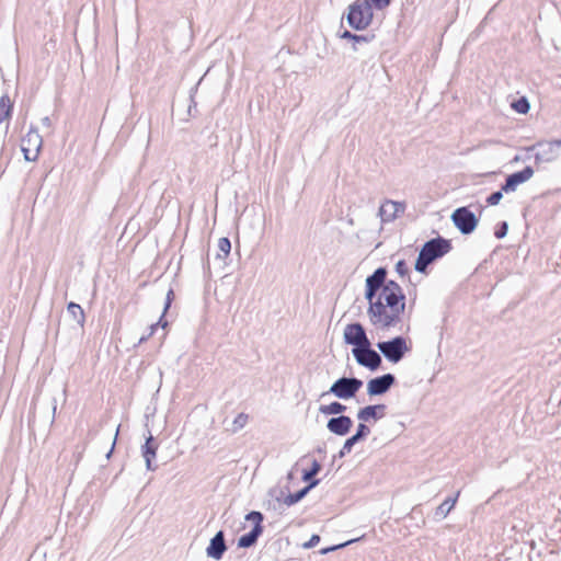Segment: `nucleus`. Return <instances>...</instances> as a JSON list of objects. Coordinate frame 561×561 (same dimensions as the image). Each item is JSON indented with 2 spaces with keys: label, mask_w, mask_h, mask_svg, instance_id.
Segmentation results:
<instances>
[{
  "label": "nucleus",
  "mask_w": 561,
  "mask_h": 561,
  "mask_svg": "<svg viewBox=\"0 0 561 561\" xmlns=\"http://www.w3.org/2000/svg\"><path fill=\"white\" fill-rule=\"evenodd\" d=\"M174 298V293L172 289H169L168 294H167V298H165V305H164V312L169 309V307L171 306V302Z\"/></svg>",
  "instance_id": "38"
},
{
  "label": "nucleus",
  "mask_w": 561,
  "mask_h": 561,
  "mask_svg": "<svg viewBox=\"0 0 561 561\" xmlns=\"http://www.w3.org/2000/svg\"><path fill=\"white\" fill-rule=\"evenodd\" d=\"M370 434L369 427L365 424V422H362L357 426L356 433L353 435L356 440L360 442L365 439Z\"/></svg>",
  "instance_id": "27"
},
{
  "label": "nucleus",
  "mask_w": 561,
  "mask_h": 561,
  "mask_svg": "<svg viewBox=\"0 0 561 561\" xmlns=\"http://www.w3.org/2000/svg\"><path fill=\"white\" fill-rule=\"evenodd\" d=\"M118 430H119V427H117V430H116V434H118ZM116 436H117V435H115L114 442H113V444H112V448L108 450V453H107V455H106V457H107V458H110V457H111V455H112V453H113V449H114V446H115V442H116Z\"/></svg>",
  "instance_id": "40"
},
{
  "label": "nucleus",
  "mask_w": 561,
  "mask_h": 561,
  "mask_svg": "<svg viewBox=\"0 0 561 561\" xmlns=\"http://www.w3.org/2000/svg\"><path fill=\"white\" fill-rule=\"evenodd\" d=\"M343 339L345 344L360 348L370 343L364 327L359 322L350 323L344 328Z\"/></svg>",
  "instance_id": "11"
},
{
  "label": "nucleus",
  "mask_w": 561,
  "mask_h": 561,
  "mask_svg": "<svg viewBox=\"0 0 561 561\" xmlns=\"http://www.w3.org/2000/svg\"><path fill=\"white\" fill-rule=\"evenodd\" d=\"M512 106L517 113L520 114H526L530 108L528 100L524 96L513 102Z\"/></svg>",
  "instance_id": "25"
},
{
  "label": "nucleus",
  "mask_w": 561,
  "mask_h": 561,
  "mask_svg": "<svg viewBox=\"0 0 561 561\" xmlns=\"http://www.w3.org/2000/svg\"><path fill=\"white\" fill-rule=\"evenodd\" d=\"M357 443H358V440H356L354 436L348 437V438L344 442V444H343V446H342L341 450L339 451V457H340V458H343V457H345L347 454H350V453H351V450H352V448L354 447V445H355V444H357Z\"/></svg>",
  "instance_id": "26"
},
{
  "label": "nucleus",
  "mask_w": 561,
  "mask_h": 561,
  "mask_svg": "<svg viewBox=\"0 0 561 561\" xmlns=\"http://www.w3.org/2000/svg\"><path fill=\"white\" fill-rule=\"evenodd\" d=\"M320 541L319 535H312L311 538L302 545L304 548L309 549L316 547Z\"/></svg>",
  "instance_id": "35"
},
{
  "label": "nucleus",
  "mask_w": 561,
  "mask_h": 561,
  "mask_svg": "<svg viewBox=\"0 0 561 561\" xmlns=\"http://www.w3.org/2000/svg\"><path fill=\"white\" fill-rule=\"evenodd\" d=\"M451 220L462 234H469L474 231L478 225V218L467 207H459L451 214Z\"/></svg>",
  "instance_id": "9"
},
{
  "label": "nucleus",
  "mask_w": 561,
  "mask_h": 561,
  "mask_svg": "<svg viewBox=\"0 0 561 561\" xmlns=\"http://www.w3.org/2000/svg\"><path fill=\"white\" fill-rule=\"evenodd\" d=\"M352 354L357 364L368 368L371 371L377 370L382 363L380 354L371 348V343L364 345L360 348H353Z\"/></svg>",
  "instance_id": "8"
},
{
  "label": "nucleus",
  "mask_w": 561,
  "mask_h": 561,
  "mask_svg": "<svg viewBox=\"0 0 561 561\" xmlns=\"http://www.w3.org/2000/svg\"><path fill=\"white\" fill-rule=\"evenodd\" d=\"M13 110V103L11 102L8 94H3L0 98V123L8 119L11 116Z\"/></svg>",
  "instance_id": "23"
},
{
  "label": "nucleus",
  "mask_w": 561,
  "mask_h": 561,
  "mask_svg": "<svg viewBox=\"0 0 561 561\" xmlns=\"http://www.w3.org/2000/svg\"><path fill=\"white\" fill-rule=\"evenodd\" d=\"M534 172V169L527 165L522 171L510 174L506 178L505 183L502 185V191L505 193L515 192L519 184H523L533 178Z\"/></svg>",
  "instance_id": "13"
},
{
  "label": "nucleus",
  "mask_w": 561,
  "mask_h": 561,
  "mask_svg": "<svg viewBox=\"0 0 561 561\" xmlns=\"http://www.w3.org/2000/svg\"><path fill=\"white\" fill-rule=\"evenodd\" d=\"M459 496V491L454 497H447L439 506L436 507L434 516L437 520L444 519L449 512L454 508Z\"/></svg>",
  "instance_id": "19"
},
{
  "label": "nucleus",
  "mask_w": 561,
  "mask_h": 561,
  "mask_svg": "<svg viewBox=\"0 0 561 561\" xmlns=\"http://www.w3.org/2000/svg\"><path fill=\"white\" fill-rule=\"evenodd\" d=\"M218 249L224 254V256H227L230 253L231 250V242L228 238L222 237L218 240Z\"/></svg>",
  "instance_id": "30"
},
{
  "label": "nucleus",
  "mask_w": 561,
  "mask_h": 561,
  "mask_svg": "<svg viewBox=\"0 0 561 561\" xmlns=\"http://www.w3.org/2000/svg\"><path fill=\"white\" fill-rule=\"evenodd\" d=\"M42 124L46 127H49L50 126V118L48 116H45L44 118H42Z\"/></svg>",
  "instance_id": "41"
},
{
  "label": "nucleus",
  "mask_w": 561,
  "mask_h": 561,
  "mask_svg": "<svg viewBox=\"0 0 561 561\" xmlns=\"http://www.w3.org/2000/svg\"><path fill=\"white\" fill-rule=\"evenodd\" d=\"M347 23L355 30H365L373 20L369 0H356L348 7Z\"/></svg>",
  "instance_id": "3"
},
{
  "label": "nucleus",
  "mask_w": 561,
  "mask_h": 561,
  "mask_svg": "<svg viewBox=\"0 0 561 561\" xmlns=\"http://www.w3.org/2000/svg\"><path fill=\"white\" fill-rule=\"evenodd\" d=\"M405 205L400 202L386 201L379 207L378 216L382 222H389L398 217L399 213H403Z\"/></svg>",
  "instance_id": "15"
},
{
  "label": "nucleus",
  "mask_w": 561,
  "mask_h": 561,
  "mask_svg": "<svg viewBox=\"0 0 561 561\" xmlns=\"http://www.w3.org/2000/svg\"><path fill=\"white\" fill-rule=\"evenodd\" d=\"M158 450V443L154 440L151 433H149V436L146 438L145 444L141 446V455L146 462V468L149 471L157 470V466L153 465V460L156 459Z\"/></svg>",
  "instance_id": "16"
},
{
  "label": "nucleus",
  "mask_w": 561,
  "mask_h": 561,
  "mask_svg": "<svg viewBox=\"0 0 561 561\" xmlns=\"http://www.w3.org/2000/svg\"><path fill=\"white\" fill-rule=\"evenodd\" d=\"M226 551L227 545L225 539V533L222 530H219L210 539L209 545L206 548V554L208 558H211L214 560H220L222 559Z\"/></svg>",
  "instance_id": "14"
},
{
  "label": "nucleus",
  "mask_w": 561,
  "mask_h": 561,
  "mask_svg": "<svg viewBox=\"0 0 561 561\" xmlns=\"http://www.w3.org/2000/svg\"><path fill=\"white\" fill-rule=\"evenodd\" d=\"M559 145L557 140L551 141H538L525 150L527 152L535 151L534 159L536 164L549 163L554 161L559 157Z\"/></svg>",
  "instance_id": "6"
},
{
  "label": "nucleus",
  "mask_w": 561,
  "mask_h": 561,
  "mask_svg": "<svg viewBox=\"0 0 561 561\" xmlns=\"http://www.w3.org/2000/svg\"><path fill=\"white\" fill-rule=\"evenodd\" d=\"M351 542H352V540H350V541H347V542H345V543H341V545H336V546H332V547L323 548V549H321V550H320V553H321V554H327V553H329L330 551H334V550H336V549H339V548H342V547H344V546H346V545H348V543H351Z\"/></svg>",
  "instance_id": "37"
},
{
  "label": "nucleus",
  "mask_w": 561,
  "mask_h": 561,
  "mask_svg": "<svg viewBox=\"0 0 561 561\" xmlns=\"http://www.w3.org/2000/svg\"><path fill=\"white\" fill-rule=\"evenodd\" d=\"M377 348L387 360L394 364L399 363L410 351L407 339L401 335L389 341L378 342Z\"/></svg>",
  "instance_id": "4"
},
{
  "label": "nucleus",
  "mask_w": 561,
  "mask_h": 561,
  "mask_svg": "<svg viewBox=\"0 0 561 561\" xmlns=\"http://www.w3.org/2000/svg\"><path fill=\"white\" fill-rule=\"evenodd\" d=\"M387 407L385 404L367 405L359 409L357 412V419L362 422H369L371 419L377 421L386 415Z\"/></svg>",
  "instance_id": "18"
},
{
  "label": "nucleus",
  "mask_w": 561,
  "mask_h": 561,
  "mask_svg": "<svg viewBox=\"0 0 561 561\" xmlns=\"http://www.w3.org/2000/svg\"><path fill=\"white\" fill-rule=\"evenodd\" d=\"M249 416L245 413H239L231 423V427H228L227 431L232 434L242 430L248 423Z\"/></svg>",
  "instance_id": "24"
},
{
  "label": "nucleus",
  "mask_w": 561,
  "mask_h": 561,
  "mask_svg": "<svg viewBox=\"0 0 561 561\" xmlns=\"http://www.w3.org/2000/svg\"><path fill=\"white\" fill-rule=\"evenodd\" d=\"M42 136L36 129L30 131L22 138L21 149L26 161H36L42 147Z\"/></svg>",
  "instance_id": "10"
},
{
  "label": "nucleus",
  "mask_w": 561,
  "mask_h": 561,
  "mask_svg": "<svg viewBox=\"0 0 561 561\" xmlns=\"http://www.w3.org/2000/svg\"><path fill=\"white\" fill-rule=\"evenodd\" d=\"M508 231V224L506 221H502L496 226V229L494 231V236L497 239H503Z\"/></svg>",
  "instance_id": "31"
},
{
  "label": "nucleus",
  "mask_w": 561,
  "mask_h": 561,
  "mask_svg": "<svg viewBox=\"0 0 561 561\" xmlns=\"http://www.w3.org/2000/svg\"><path fill=\"white\" fill-rule=\"evenodd\" d=\"M288 479H293V473L291 472L288 473Z\"/></svg>",
  "instance_id": "45"
},
{
  "label": "nucleus",
  "mask_w": 561,
  "mask_h": 561,
  "mask_svg": "<svg viewBox=\"0 0 561 561\" xmlns=\"http://www.w3.org/2000/svg\"><path fill=\"white\" fill-rule=\"evenodd\" d=\"M263 519H264V516L259 511H252L245 515V520L253 523V528L251 531L242 535L238 539L239 548H250L256 543L259 537L263 533V526H262Z\"/></svg>",
  "instance_id": "7"
},
{
  "label": "nucleus",
  "mask_w": 561,
  "mask_h": 561,
  "mask_svg": "<svg viewBox=\"0 0 561 561\" xmlns=\"http://www.w3.org/2000/svg\"><path fill=\"white\" fill-rule=\"evenodd\" d=\"M556 140H557L559 147H561V138L560 139H556Z\"/></svg>",
  "instance_id": "44"
},
{
  "label": "nucleus",
  "mask_w": 561,
  "mask_h": 561,
  "mask_svg": "<svg viewBox=\"0 0 561 561\" xmlns=\"http://www.w3.org/2000/svg\"><path fill=\"white\" fill-rule=\"evenodd\" d=\"M375 38V35H357L355 36V39L353 41V48L354 50H358L360 45H367L371 39Z\"/></svg>",
  "instance_id": "28"
},
{
  "label": "nucleus",
  "mask_w": 561,
  "mask_h": 561,
  "mask_svg": "<svg viewBox=\"0 0 561 561\" xmlns=\"http://www.w3.org/2000/svg\"><path fill=\"white\" fill-rule=\"evenodd\" d=\"M396 383L394 375L388 373L375 377L367 382V394L370 397L382 396Z\"/></svg>",
  "instance_id": "12"
},
{
  "label": "nucleus",
  "mask_w": 561,
  "mask_h": 561,
  "mask_svg": "<svg viewBox=\"0 0 561 561\" xmlns=\"http://www.w3.org/2000/svg\"><path fill=\"white\" fill-rule=\"evenodd\" d=\"M321 469V466L320 463L317 461V460H313L312 462V466L310 468V470H307L304 472L302 474V480L304 481H309L311 480L312 477H314L316 474H318V472L320 471Z\"/></svg>",
  "instance_id": "29"
},
{
  "label": "nucleus",
  "mask_w": 561,
  "mask_h": 561,
  "mask_svg": "<svg viewBox=\"0 0 561 561\" xmlns=\"http://www.w3.org/2000/svg\"><path fill=\"white\" fill-rule=\"evenodd\" d=\"M56 409H57V408H56V403H55V404L53 405V415H55V413H56Z\"/></svg>",
  "instance_id": "43"
},
{
  "label": "nucleus",
  "mask_w": 561,
  "mask_h": 561,
  "mask_svg": "<svg viewBox=\"0 0 561 561\" xmlns=\"http://www.w3.org/2000/svg\"><path fill=\"white\" fill-rule=\"evenodd\" d=\"M396 272L401 276L405 277L409 275V267L404 260H399L396 264Z\"/></svg>",
  "instance_id": "33"
},
{
  "label": "nucleus",
  "mask_w": 561,
  "mask_h": 561,
  "mask_svg": "<svg viewBox=\"0 0 561 561\" xmlns=\"http://www.w3.org/2000/svg\"><path fill=\"white\" fill-rule=\"evenodd\" d=\"M363 387V381L356 377H341L330 387L329 393L339 399L347 400L356 396Z\"/></svg>",
  "instance_id": "5"
},
{
  "label": "nucleus",
  "mask_w": 561,
  "mask_h": 561,
  "mask_svg": "<svg viewBox=\"0 0 561 561\" xmlns=\"http://www.w3.org/2000/svg\"><path fill=\"white\" fill-rule=\"evenodd\" d=\"M367 316L377 330L387 331L401 325L405 314V295L401 286L387 280V270L378 267L366 278Z\"/></svg>",
  "instance_id": "1"
},
{
  "label": "nucleus",
  "mask_w": 561,
  "mask_h": 561,
  "mask_svg": "<svg viewBox=\"0 0 561 561\" xmlns=\"http://www.w3.org/2000/svg\"><path fill=\"white\" fill-rule=\"evenodd\" d=\"M161 320H159L157 323H153L150 325L149 328V333L146 334V335H142L140 339H139V344L146 342L151 335H153L154 331L157 330V328L159 327Z\"/></svg>",
  "instance_id": "34"
},
{
  "label": "nucleus",
  "mask_w": 561,
  "mask_h": 561,
  "mask_svg": "<svg viewBox=\"0 0 561 561\" xmlns=\"http://www.w3.org/2000/svg\"><path fill=\"white\" fill-rule=\"evenodd\" d=\"M162 318H164V314H161V318H160L161 322L159 325H161L162 328H165L168 322L167 321L162 322Z\"/></svg>",
  "instance_id": "42"
},
{
  "label": "nucleus",
  "mask_w": 561,
  "mask_h": 561,
  "mask_svg": "<svg viewBox=\"0 0 561 561\" xmlns=\"http://www.w3.org/2000/svg\"><path fill=\"white\" fill-rule=\"evenodd\" d=\"M503 192L502 188L500 191H496V192H493L488 198H486V203L488 205L490 206H494V205H497L501 199L503 198Z\"/></svg>",
  "instance_id": "32"
},
{
  "label": "nucleus",
  "mask_w": 561,
  "mask_h": 561,
  "mask_svg": "<svg viewBox=\"0 0 561 561\" xmlns=\"http://www.w3.org/2000/svg\"><path fill=\"white\" fill-rule=\"evenodd\" d=\"M346 410V405L339 401L331 402L330 404L320 405L319 412L323 415L342 414Z\"/></svg>",
  "instance_id": "22"
},
{
  "label": "nucleus",
  "mask_w": 561,
  "mask_h": 561,
  "mask_svg": "<svg viewBox=\"0 0 561 561\" xmlns=\"http://www.w3.org/2000/svg\"><path fill=\"white\" fill-rule=\"evenodd\" d=\"M67 312L80 328H83L85 322V314L80 305L72 301L69 302L67 306Z\"/></svg>",
  "instance_id": "21"
},
{
  "label": "nucleus",
  "mask_w": 561,
  "mask_h": 561,
  "mask_svg": "<svg viewBox=\"0 0 561 561\" xmlns=\"http://www.w3.org/2000/svg\"><path fill=\"white\" fill-rule=\"evenodd\" d=\"M391 0H369L377 9H383L390 4Z\"/></svg>",
  "instance_id": "36"
},
{
  "label": "nucleus",
  "mask_w": 561,
  "mask_h": 561,
  "mask_svg": "<svg viewBox=\"0 0 561 561\" xmlns=\"http://www.w3.org/2000/svg\"><path fill=\"white\" fill-rule=\"evenodd\" d=\"M319 483V480L318 479H314V480H311L310 483L305 486L304 489L299 490L298 492L296 493H291V494H288L285 500H284V503L287 505V506H291L296 503H298L300 500H302L307 494L308 492L314 488L317 484Z\"/></svg>",
  "instance_id": "20"
},
{
  "label": "nucleus",
  "mask_w": 561,
  "mask_h": 561,
  "mask_svg": "<svg viewBox=\"0 0 561 561\" xmlns=\"http://www.w3.org/2000/svg\"><path fill=\"white\" fill-rule=\"evenodd\" d=\"M353 421L346 415L331 417L327 423L328 430L339 436H345L351 431Z\"/></svg>",
  "instance_id": "17"
},
{
  "label": "nucleus",
  "mask_w": 561,
  "mask_h": 561,
  "mask_svg": "<svg viewBox=\"0 0 561 561\" xmlns=\"http://www.w3.org/2000/svg\"><path fill=\"white\" fill-rule=\"evenodd\" d=\"M355 36H356V34H353V33H351L350 31H344V32L341 34V38H344V39H351V41H354V39H355Z\"/></svg>",
  "instance_id": "39"
},
{
  "label": "nucleus",
  "mask_w": 561,
  "mask_h": 561,
  "mask_svg": "<svg viewBox=\"0 0 561 561\" xmlns=\"http://www.w3.org/2000/svg\"><path fill=\"white\" fill-rule=\"evenodd\" d=\"M451 250V242L443 237L433 238L426 241L421 248L416 262L415 271L425 273L427 266L435 260L443 257Z\"/></svg>",
  "instance_id": "2"
}]
</instances>
